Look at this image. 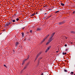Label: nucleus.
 Listing matches in <instances>:
<instances>
[{"mask_svg":"<svg viewBox=\"0 0 75 75\" xmlns=\"http://www.w3.org/2000/svg\"><path fill=\"white\" fill-rule=\"evenodd\" d=\"M44 7H47V6H44Z\"/></svg>","mask_w":75,"mask_h":75,"instance_id":"nucleus-30","label":"nucleus"},{"mask_svg":"<svg viewBox=\"0 0 75 75\" xmlns=\"http://www.w3.org/2000/svg\"><path fill=\"white\" fill-rule=\"evenodd\" d=\"M74 75H75V74H74Z\"/></svg>","mask_w":75,"mask_h":75,"instance_id":"nucleus-52","label":"nucleus"},{"mask_svg":"<svg viewBox=\"0 0 75 75\" xmlns=\"http://www.w3.org/2000/svg\"><path fill=\"white\" fill-rule=\"evenodd\" d=\"M1 33H0V35H1Z\"/></svg>","mask_w":75,"mask_h":75,"instance_id":"nucleus-50","label":"nucleus"},{"mask_svg":"<svg viewBox=\"0 0 75 75\" xmlns=\"http://www.w3.org/2000/svg\"><path fill=\"white\" fill-rule=\"evenodd\" d=\"M50 42L48 41L47 42V43H46V45H48V44H49V43H50Z\"/></svg>","mask_w":75,"mask_h":75,"instance_id":"nucleus-19","label":"nucleus"},{"mask_svg":"<svg viewBox=\"0 0 75 75\" xmlns=\"http://www.w3.org/2000/svg\"><path fill=\"white\" fill-rule=\"evenodd\" d=\"M62 54H63V55H65V53H64V52H63L62 53Z\"/></svg>","mask_w":75,"mask_h":75,"instance_id":"nucleus-33","label":"nucleus"},{"mask_svg":"<svg viewBox=\"0 0 75 75\" xmlns=\"http://www.w3.org/2000/svg\"><path fill=\"white\" fill-rule=\"evenodd\" d=\"M34 16V14H33V13L32 14V15H31V16H30V17H31L32 16Z\"/></svg>","mask_w":75,"mask_h":75,"instance_id":"nucleus-29","label":"nucleus"},{"mask_svg":"<svg viewBox=\"0 0 75 75\" xmlns=\"http://www.w3.org/2000/svg\"><path fill=\"white\" fill-rule=\"evenodd\" d=\"M59 52V51H56V52Z\"/></svg>","mask_w":75,"mask_h":75,"instance_id":"nucleus-49","label":"nucleus"},{"mask_svg":"<svg viewBox=\"0 0 75 75\" xmlns=\"http://www.w3.org/2000/svg\"><path fill=\"white\" fill-rule=\"evenodd\" d=\"M36 14H38V12L36 13Z\"/></svg>","mask_w":75,"mask_h":75,"instance_id":"nucleus-47","label":"nucleus"},{"mask_svg":"<svg viewBox=\"0 0 75 75\" xmlns=\"http://www.w3.org/2000/svg\"><path fill=\"white\" fill-rule=\"evenodd\" d=\"M29 65V64H28V63H27L26 65V67H28V66Z\"/></svg>","mask_w":75,"mask_h":75,"instance_id":"nucleus-23","label":"nucleus"},{"mask_svg":"<svg viewBox=\"0 0 75 75\" xmlns=\"http://www.w3.org/2000/svg\"><path fill=\"white\" fill-rule=\"evenodd\" d=\"M65 38H66V39H67V38H67V37H66V36L65 37Z\"/></svg>","mask_w":75,"mask_h":75,"instance_id":"nucleus-39","label":"nucleus"},{"mask_svg":"<svg viewBox=\"0 0 75 75\" xmlns=\"http://www.w3.org/2000/svg\"><path fill=\"white\" fill-rule=\"evenodd\" d=\"M4 66L5 67H6V68H7V66H6V65L5 64L4 65Z\"/></svg>","mask_w":75,"mask_h":75,"instance_id":"nucleus-24","label":"nucleus"},{"mask_svg":"<svg viewBox=\"0 0 75 75\" xmlns=\"http://www.w3.org/2000/svg\"><path fill=\"white\" fill-rule=\"evenodd\" d=\"M25 28V27H24L22 28V29L23 30V29H24V28Z\"/></svg>","mask_w":75,"mask_h":75,"instance_id":"nucleus-36","label":"nucleus"},{"mask_svg":"<svg viewBox=\"0 0 75 75\" xmlns=\"http://www.w3.org/2000/svg\"><path fill=\"white\" fill-rule=\"evenodd\" d=\"M11 21H12L13 23H15V22H16V21L15 20H11Z\"/></svg>","mask_w":75,"mask_h":75,"instance_id":"nucleus-14","label":"nucleus"},{"mask_svg":"<svg viewBox=\"0 0 75 75\" xmlns=\"http://www.w3.org/2000/svg\"><path fill=\"white\" fill-rule=\"evenodd\" d=\"M6 24H7L8 26V25H10L11 24V22H9L8 23V22L6 23Z\"/></svg>","mask_w":75,"mask_h":75,"instance_id":"nucleus-5","label":"nucleus"},{"mask_svg":"<svg viewBox=\"0 0 75 75\" xmlns=\"http://www.w3.org/2000/svg\"><path fill=\"white\" fill-rule=\"evenodd\" d=\"M73 74H74V72H71V74L73 75Z\"/></svg>","mask_w":75,"mask_h":75,"instance_id":"nucleus-27","label":"nucleus"},{"mask_svg":"<svg viewBox=\"0 0 75 75\" xmlns=\"http://www.w3.org/2000/svg\"><path fill=\"white\" fill-rule=\"evenodd\" d=\"M45 39H46L45 38L44 39H43L42 41V42H44V41L45 40Z\"/></svg>","mask_w":75,"mask_h":75,"instance_id":"nucleus-10","label":"nucleus"},{"mask_svg":"<svg viewBox=\"0 0 75 75\" xmlns=\"http://www.w3.org/2000/svg\"><path fill=\"white\" fill-rule=\"evenodd\" d=\"M46 18V17H44L43 18V19H45Z\"/></svg>","mask_w":75,"mask_h":75,"instance_id":"nucleus-32","label":"nucleus"},{"mask_svg":"<svg viewBox=\"0 0 75 75\" xmlns=\"http://www.w3.org/2000/svg\"><path fill=\"white\" fill-rule=\"evenodd\" d=\"M54 36V35H52L51 36V38H52Z\"/></svg>","mask_w":75,"mask_h":75,"instance_id":"nucleus-28","label":"nucleus"},{"mask_svg":"<svg viewBox=\"0 0 75 75\" xmlns=\"http://www.w3.org/2000/svg\"><path fill=\"white\" fill-rule=\"evenodd\" d=\"M68 51V49H67L66 50V51Z\"/></svg>","mask_w":75,"mask_h":75,"instance_id":"nucleus-42","label":"nucleus"},{"mask_svg":"<svg viewBox=\"0 0 75 75\" xmlns=\"http://www.w3.org/2000/svg\"><path fill=\"white\" fill-rule=\"evenodd\" d=\"M23 61H24V62H25V61H26V60H25V59H24Z\"/></svg>","mask_w":75,"mask_h":75,"instance_id":"nucleus-45","label":"nucleus"},{"mask_svg":"<svg viewBox=\"0 0 75 75\" xmlns=\"http://www.w3.org/2000/svg\"><path fill=\"white\" fill-rule=\"evenodd\" d=\"M55 33H52V35H54L55 34Z\"/></svg>","mask_w":75,"mask_h":75,"instance_id":"nucleus-31","label":"nucleus"},{"mask_svg":"<svg viewBox=\"0 0 75 75\" xmlns=\"http://www.w3.org/2000/svg\"><path fill=\"white\" fill-rule=\"evenodd\" d=\"M52 38H51L49 39V41L50 42H51L52 41Z\"/></svg>","mask_w":75,"mask_h":75,"instance_id":"nucleus-7","label":"nucleus"},{"mask_svg":"<svg viewBox=\"0 0 75 75\" xmlns=\"http://www.w3.org/2000/svg\"><path fill=\"white\" fill-rule=\"evenodd\" d=\"M36 14H35V13H34L33 14V15L34 16V15H36Z\"/></svg>","mask_w":75,"mask_h":75,"instance_id":"nucleus-38","label":"nucleus"},{"mask_svg":"<svg viewBox=\"0 0 75 75\" xmlns=\"http://www.w3.org/2000/svg\"><path fill=\"white\" fill-rule=\"evenodd\" d=\"M21 34L22 35V37H24V33L22 32L21 33Z\"/></svg>","mask_w":75,"mask_h":75,"instance_id":"nucleus-11","label":"nucleus"},{"mask_svg":"<svg viewBox=\"0 0 75 75\" xmlns=\"http://www.w3.org/2000/svg\"><path fill=\"white\" fill-rule=\"evenodd\" d=\"M49 36H50V35H46L45 38L47 39V38L48 37H49Z\"/></svg>","mask_w":75,"mask_h":75,"instance_id":"nucleus-13","label":"nucleus"},{"mask_svg":"<svg viewBox=\"0 0 75 75\" xmlns=\"http://www.w3.org/2000/svg\"><path fill=\"white\" fill-rule=\"evenodd\" d=\"M60 4L62 6H64V4L62 3V2H61V3Z\"/></svg>","mask_w":75,"mask_h":75,"instance_id":"nucleus-16","label":"nucleus"},{"mask_svg":"<svg viewBox=\"0 0 75 75\" xmlns=\"http://www.w3.org/2000/svg\"><path fill=\"white\" fill-rule=\"evenodd\" d=\"M49 10L50 12H51L52 11V9H49Z\"/></svg>","mask_w":75,"mask_h":75,"instance_id":"nucleus-18","label":"nucleus"},{"mask_svg":"<svg viewBox=\"0 0 75 75\" xmlns=\"http://www.w3.org/2000/svg\"><path fill=\"white\" fill-rule=\"evenodd\" d=\"M27 67L25 66V67H24V68L23 69L25 70V69H27Z\"/></svg>","mask_w":75,"mask_h":75,"instance_id":"nucleus-15","label":"nucleus"},{"mask_svg":"<svg viewBox=\"0 0 75 75\" xmlns=\"http://www.w3.org/2000/svg\"><path fill=\"white\" fill-rule=\"evenodd\" d=\"M14 15H15V16H16V14H15Z\"/></svg>","mask_w":75,"mask_h":75,"instance_id":"nucleus-51","label":"nucleus"},{"mask_svg":"<svg viewBox=\"0 0 75 75\" xmlns=\"http://www.w3.org/2000/svg\"><path fill=\"white\" fill-rule=\"evenodd\" d=\"M65 47H67V45H65Z\"/></svg>","mask_w":75,"mask_h":75,"instance_id":"nucleus-37","label":"nucleus"},{"mask_svg":"<svg viewBox=\"0 0 75 75\" xmlns=\"http://www.w3.org/2000/svg\"><path fill=\"white\" fill-rule=\"evenodd\" d=\"M52 16V15H51L49 17H48V18H50V17H51Z\"/></svg>","mask_w":75,"mask_h":75,"instance_id":"nucleus-34","label":"nucleus"},{"mask_svg":"<svg viewBox=\"0 0 75 75\" xmlns=\"http://www.w3.org/2000/svg\"><path fill=\"white\" fill-rule=\"evenodd\" d=\"M19 44V42H16L15 43V47L16 48H17V46H18V45Z\"/></svg>","mask_w":75,"mask_h":75,"instance_id":"nucleus-3","label":"nucleus"},{"mask_svg":"<svg viewBox=\"0 0 75 75\" xmlns=\"http://www.w3.org/2000/svg\"><path fill=\"white\" fill-rule=\"evenodd\" d=\"M46 19H47V18H46Z\"/></svg>","mask_w":75,"mask_h":75,"instance_id":"nucleus-53","label":"nucleus"},{"mask_svg":"<svg viewBox=\"0 0 75 75\" xmlns=\"http://www.w3.org/2000/svg\"><path fill=\"white\" fill-rule=\"evenodd\" d=\"M59 11H57L56 12V13H58V12H59Z\"/></svg>","mask_w":75,"mask_h":75,"instance_id":"nucleus-40","label":"nucleus"},{"mask_svg":"<svg viewBox=\"0 0 75 75\" xmlns=\"http://www.w3.org/2000/svg\"><path fill=\"white\" fill-rule=\"evenodd\" d=\"M40 58V59H42V57H41Z\"/></svg>","mask_w":75,"mask_h":75,"instance_id":"nucleus-46","label":"nucleus"},{"mask_svg":"<svg viewBox=\"0 0 75 75\" xmlns=\"http://www.w3.org/2000/svg\"><path fill=\"white\" fill-rule=\"evenodd\" d=\"M64 71H65V72H67V70H66V69H64Z\"/></svg>","mask_w":75,"mask_h":75,"instance_id":"nucleus-25","label":"nucleus"},{"mask_svg":"<svg viewBox=\"0 0 75 75\" xmlns=\"http://www.w3.org/2000/svg\"><path fill=\"white\" fill-rule=\"evenodd\" d=\"M24 61H23V63H22V65H24Z\"/></svg>","mask_w":75,"mask_h":75,"instance_id":"nucleus-21","label":"nucleus"},{"mask_svg":"<svg viewBox=\"0 0 75 75\" xmlns=\"http://www.w3.org/2000/svg\"><path fill=\"white\" fill-rule=\"evenodd\" d=\"M70 32L71 34H75V32L74 31H71Z\"/></svg>","mask_w":75,"mask_h":75,"instance_id":"nucleus-9","label":"nucleus"},{"mask_svg":"<svg viewBox=\"0 0 75 75\" xmlns=\"http://www.w3.org/2000/svg\"><path fill=\"white\" fill-rule=\"evenodd\" d=\"M23 70H24V69H23L21 71V73H22V72H23Z\"/></svg>","mask_w":75,"mask_h":75,"instance_id":"nucleus-26","label":"nucleus"},{"mask_svg":"<svg viewBox=\"0 0 75 75\" xmlns=\"http://www.w3.org/2000/svg\"><path fill=\"white\" fill-rule=\"evenodd\" d=\"M5 29H4V30H3V31H5Z\"/></svg>","mask_w":75,"mask_h":75,"instance_id":"nucleus-48","label":"nucleus"},{"mask_svg":"<svg viewBox=\"0 0 75 75\" xmlns=\"http://www.w3.org/2000/svg\"><path fill=\"white\" fill-rule=\"evenodd\" d=\"M30 58V55H28V57L26 59H25V60H28V59H29V58Z\"/></svg>","mask_w":75,"mask_h":75,"instance_id":"nucleus-12","label":"nucleus"},{"mask_svg":"<svg viewBox=\"0 0 75 75\" xmlns=\"http://www.w3.org/2000/svg\"><path fill=\"white\" fill-rule=\"evenodd\" d=\"M71 44H72V43H71Z\"/></svg>","mask_w":75,"mask_h":75,"instance_id":"nucleus-54","label":"nucleus"},{"mask_svg":"<svg viewBox=\"0 0 75 75\" xmlns=\"http://www.w3.org/2000/svg\"><path fill=\"white\" fill-rule=\"evenodd\" d=\"M73 14H74V13H75V11H73Z\"/></svg>","mask_w":75,"mask_h":75,"instance_id":"nucleus-35","label":"nucleus"},{"mask_svg":"<svg viewBox=\"0 0 75 75\" xmlns=\"http://www.w3.org/2000/svg\"><path fill=\"white\" fill-rule=\"evenodd\" d=\"M66 22V21H62L59 22L58 23V25H62L63 24H64Z\"/></svg>","mask_w":75,"mask_h":75,"instance_id":"nucleus-1","label":"nucleus"},{"mask_svg":"<svg viewBox=\"0 0 75 75\" xmlns=\"http://www.w3.org/2000/svg\"><path fill=\"white\" fill-rule=\"evenodd\" d=\"M5 39H4V38L3 37H2L0 38V40H4Z\"/></svg>","mask_w":75,"mask_h":75,"instance_id":"nucleus-6","label":"nucleus"},{"mask_svg":"<svg viewBox=\"0 0 75 75\" xmlns=\"http://www.w3.org/2000/svg\"><path fill=\"white\" fill-rule=\"evenodd\" d=\"M41 52H40L39 53H38V54L36 57V58L34 61L35 62V61H36V59H37V58H38V56H39V55H41Z\"/></svg>","mask_w":75,"mask_h":75,"instance_id":"nucleus-2","label":"nucleus"},{"mask_svg":"<svg viewBox=\"0 0 75 75\" xmlns=\"http://www.w3.org/2000/svg\"><path fill=\"white\" fill-rule=\"evenodd\" d=\"M41 30V28H37V31H40Z\"/></svg>","mask_w":75,"mask_h":75,"instance_id":"nucleus-8","label":"nucleus"},{"mask_svg":"<svg viewBox=\"0 0 75 75\" xmlns=\"http://www.w3.org/2000/svg\"><path fill=\"white\" fill-rule=\"evenodd\" d=\"M66 54H67V53H64V55H66Z\"/></svg>","mask_w":75,"mask_h":75,"instance_id":"nucleus-43","label":"nucleus"},{"mask_svg":"<svg viewBox=\"0 0 75 75\" xmlns=\"http://www.w3.org/2000/svg\"><path fill=\"white\" fill-rule=\"evenodd\" d=\"M44 14V15H45V14H47V13H45Z\"/></svg>","mask_w":75,"mask_h":75,"instance_id":"nucleus-41","label":"nucleus"},{"mask_svg":"<svg viewBox=\"0 0 75 75\" xmlns=\"http://www.w3.org/2000/svg\"><path fill=\"white\" fill-rule=\"evenodd\" d=\"M50 48H51V46H50L49 47H47V49H46V50L45 52H48V51H49V50H50Z\"/></svg>","mask_w":75,"mask_h":75,"instance_id":"nucleus-4","label":"nucleus"},{"mask_svg":"<svg viewBox=\"0 0 75 75\" xmlns=\"http://www.w3.org/2000/svg\"><path fill=\"white\" fill-rule=\"evenodd\" d=\"M39 60H40V59H41V58H39Z\"/></svg>","mask_w":75,"mask_h":75,"instance_id":"nucleus-44","label":"nucleus"},{"mask_svg":"<svg viewBox=\"0 0 75 75\" xmlns=\"http://www.w3.org/2000/svg\"><path fill=\"white\" fill-rule=\"evenodd\" d=\"M30 33H33V30H30Z\"/></svg>","mask_w":75,"mask_h":75,"instance_id":"nucleus-20","label":"nucleus"},{"mask_svg":"<svg viewBox=\"0 0 75 75\" xmlns=\"http://www.w3.org/2000/svg\"><path fill=\"white\" fill-rule=\"evenodd\" d=\"M16 21H18V20H19V18H16Z\"/></svg>","mask_w":75,"mask_h":75,"instance_id":"nucleus-22","label":"nucleus"},{"mask_svg":"<svg viewBox=\"0 0 75 75\" xmlns=\"http://www.w3.org/2000/svg\"><path fill=\"white\" fill-rule=\"evenodd\" d=\"M7 23H6L5 24V25L4 26V27H6V26H8V25H7Z\"/></svg>","mask_w":75,"mask_h":75,"instance_id":"nucleus-17","label":"nucleus"}]
</instances>
